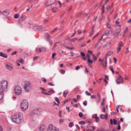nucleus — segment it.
<instances>
[{
    "mask_svg": "<svg viewBox=\"0 0 131 131\" xmlns=\"http://www.w3.org/2000/svg\"><path fill=\"white\" fill-rule=\"evenodd\" d=\"M26 18L25 16L23 15H21L19 18V20L20 21H22L25 20Z\"/></svg>",
    "mask_w": 131,
    "mask_h": 131,
    "instance_id": "obj_10",
    "label": "nucleus"
},
{
    "mask_svg": "<svg viewBox=\"0 0 131 131\" xmlns=\"http://www.w3.org/2000/svg\"><path fill=\"white\" fill-rule=\"evenodd\" d=\"M77 32L78 33V34L79 35H80L82 33V32L80 29H79L78 30Z\"/></svg>",
    "mask_w": 131,
    "mask_h": 131,
    "instance_id": "obj_39",
    "label": "nucleus"
},
{
    "mask_svg": "<svg viewBox=\"0 0 131 131\" xmlns=\"http://www.w3.org/2000/svg\"><path fill=\"white\" fill-rule=\"evenodd\" d=\"M38 49L40 50L41 52H45L46 50V48L44 47L38 48Z\"/></svg>",
    "mask_w": 131,
    "mask_h": 131,
    "instance_id": "obj_21",
    "label": "nucleus"
},
{
    "mask_svg": "<svg viewBox=\"0 0 131 131\" xmlns=\"http://www.w3.org/2000/svg\"><path fill=\"white\" fill-rule=\"evenodd\" d=\"M64 120L63 119H60L59 120V122L61 123H62L63 122Z\"/></svg>",
    "mask_w": 131,
    "mask_h": 131,
    "instance_id": "obj_55",
    "label": "nucleus"
},
{
    "mask_svg": "<svg viewBox=\"0 0 131 131\" xmlns=\"http://www.w3.org/2000/svg\"><path fill=\"white\" fill-rule=\"evenodd\" d=\"M97 16H96L95 17H94V18L93 19V21H96V19H97Z\"/></svg>",
    "mask_w": 131,
    "mask_h": 131,
    "instance_id": "obj_51",
    "label": "nucleus"
},
{
    "mask_svg": "<svg viewBox=\"0 0 131 131\" xmlns=\"http://www.w3.org/2000/svg\"><path fill=\"white\" fill-rule=\"evenodd\" d=\"M123 46V43L121 41L120 42H119V47H122Z\"/></svg>",
    "mask_w": 131,
    "mask_h": 131,
    "instance_id": "obj_27",
    "label": "nucleus"
},
{
    "mask_svg": "<svg viewBox=\"0 0 131 131\" xmlns=\"http://www.w3.org/2000/svg\"><path fill=\"white\" fill-rule=\"evenodd\" d=\"M84 37H81V38H79V39L78 40V41H79L80 40H82L83 39H84Z\"/></svg>",
    "mask_w": 131,
    "mask_h": 131,
    "instance_id": "obj_58",
    "label": "nucleus"
},
{
    "mask_svg": "<svg viewBox=\"0 0 131 131\" xmlns=\"http://www.w3.org/2000/svg\"><path fill=\"white\" fill-rule=\"evenodd\" d=\"M10 10L8 9H6L3 12V14L5 16H7L9 14Z\"/></svg>",
    "mask_w": 131,
    "mask_h": 131,
    "instance_id": "obj_11",
    "label": "nucleus"
},
{
    "mask_svg": "<svg viewBox=\"0 0 131 131\" xmlns=\"http://www.w3.org/2000/svg\"><path fill=\"white\" fill-rule=\"evenodd\" d=\"M81 55L83 57L85 56V54L83 52H81L80 53Z\"/></svg>",
    "mask_w": 131,
    "mask_h": 131,
    "instance_id": "obj_54",
    "label": "nucleus"
},
{
    "mask_svg": "<svg viewBox=\"0 0 131 131\" xmlns=\"http://www.w3.org/2000/svg\"><path fill=\"white\" fill-rule=\"evenodd\" d=\"M113 122L114 124V125H116L117 124V121L115 120V119H113Z\"/></svg>",
    "mask_w": 131,
    "mask_h": 131,
    "instance_id": "obj_42",
    "label": "nucleus"
},
{
    "mask_svg": "<svg viewBox=\"0 0 131 131\" xmlns=\"http://www.w3.org/2000/svg\"><path fill=\"white\" fill-rule=\"evenodd\" d=\"M33 29L34 30L38 31L42 29V26H35L34 27Z\"/></svg>",
    "mask_w": 131,
    "mask_h": 131,
    "instance_id": "obj_13",
    "label": "nucleus"
},
{
    "mask_svg": "<svg viewBox=\"0 0 131 131\" xmlns=\"http://www.w3.org/2000/svg\"><path fill=\"white\" fill-rule=\"evenodd\" d=\"M98 117L97 116V114H95L93 115L92 116V117L93 118H95L97 117Z\"/></svg>",
    "mask_w": 131,
    "mask_h": 131,
    "instance_id": "obj_40",
    "label": "nucleus"
},
{
    "mask_svg": "<svg viewBox=\"0 0 131 131\" xmlns=\"http://www.w3.org/2000/svg\"><path fill=\"white\" fill-rule=\"evenodd\" d=\"M80 67L79 66H78L75 68V69L76 70H78L79 69Z\"/></svg>",
    "mask_w": 131,
    "mask_h": 131,
    "instance_id": "obj_53",
    "label": "nucleus"
},
{
    "mask_svg": "<svg viewBox=\"0 0 131 131\" xmlns=\"http://www.w3.org/2000/svg\"><path fill=\"white\" fill-rule=\"evenodd\" d=\"M57 29H58V28L57 27L56 28L53 30H52L51 31V33L52 34V33L55 32V31H56V30H57Z\"/></svg>",
    "mask_w": 131,
    "mask_h": 131,
    "instance_id": "obj_30",
    "label": "nucleus"
},
{
    "mask_svg": "<svg viewBox=\"0 0 131 131\" xmlns=\"http://www.w3.org/2000/svg\"><path fill=\"white\" fill-rule=\"evenodd\" d=\"M111 42H108L105 45V46L106 47L107 46L111 44Z\"/></svg>",
    "mask_w": 131,
    "mask_h": 131,
    "instance_id": "obj_48",
    "label": "nucleus"
},
{
    "mask_svg": "<svg viewBox=\"0 0 131 131\" xmlns=\"http://www.w3.org/2000/svg\"><path fill=\"white\" fill-rule=\"evenodd\" d=\"M88 52L90 54H91L93 55V52L92 51H90V50H88Z\"/></svg>",
    "mask_w": 131,
    "mask_h": 131,
    "instance_id": "obj_61",
    "label": "nucleus"
},
{
    "mask_svg": "<svg viewBox=\"0 0 131 131\" xmlns=\"http://www.w3.org/2000/svg\"><path fill=\"white\" fill-rule=\"evenodd\" d=\"M62 111H60L59 112V113L58 114L59 115V117L60 118H61L62 117V116L61 115V113H62Z\"/></svg>",
    "mask_w": 131,
    "mask_h": 131,
    "instance_id": "obj_37",
    "label": "nucleus"
},
{
    "mask_svg": "<svg viewBox=\"0 0 131 131\" xmlns=\"http://www.w3.org/2000/svg\"><path fill=\"white\" fill-rule=\"evenodd\" d=\"M100 43V41H98V42H97L96 43L95 45V48H96L98 46Z\"/></svg>",
    "mask_w": 131,
    "mask_h": 131,
    "instance_id": "obj_33",
    "label": "nucleus"
},
{
    "mask_svg": "<svg viewBox=\"0 0 131 131\" xmlns=\"http://www.w3.org/2000/svg\"><path fill=\"white\" fill-rule=\"evenodd\" d=\"M121 49V47H118L117 48V52L118 53Z\"/></svg>",
    "mask_w": 131,
    "mask_h": 131,
    "instance_id": "obj_34",
    "label": "nucleus"
},
{
    "mask_svg": "<svg viewBox=\"0 0 131 131\" xmlns=\"http://www.w3.org/2000/svg\"><path fill=\"white\" fill-rule=\"evenodd\" d=\"M57 54L56 53H53L52 54V58L53 59L54 57L56 56V55Z\"/></svg>",
    "mask_w": 131,
    "mask_h": 131,
    "instance_id": "obj_49",
    "label": "nucleus"
},
{
    "mask_svg": "<svg viewBox=\"0 0 131 131\" xmlns=\"http://www.w3.org/2000/svg\"><path fill=\"white\" fill-rule=\"evenodd\" d=\"M85 93L88 96H90L91 95V94L87 91H86Z\"/></svg>",
    "mask_w": 131,
    "mask_h": 131,
    "instance_id": "obj_45",
    "label": "nucleus"
},
{
    "mask_svg": "<svg viewBox=\"0 0 131 131\" xmlns=\"http://www.w3.org/2000/svg\"><path fill=\"white\" fill-rule=\"evenodd\" d=\"M99 117H97L96 118H95L96 122H97L99 121Z\"/></svg>",
    "mask_w": 131,
    "mask_h": 131,
    "instance_id": "obj_60",
    "label": "nucleus"
},
{
    "mask_svg": "<svg viewBox=\"0 0 131 131\" xmlns=\"http://www.w3.org/2000/svg\"><path fill=\"white\" fill-rule=\"evenodd\" d=\"M107 27L108 29H110L111 27L110 25L108 23H107Z\"/></svg>",
    "mask_w": 131,
    "mask_h": 131,
    "instance_id": "obj_41",
    "label": "nucleus"
},
{
    "mask_svg": "<svg viewBox=\"0 0 131 131\" xmlns=\"http://www.w3.org/2000/svg\"><path fill=\"white\" fill-rule=\"evenodd\" d=\"M8 82L6 81H4L1 82V85L2 90H5L7 87Z\"/></svg>",
    "mask_w": 131,
    "mask_h": 131,
    "instance_id": "obj_7",
    "label": "nucleus"
},
{
    "mask_svg": "<svg viewBox=\"0 0 131 131\" xmlns=\"http://www.w3.org/2000/svg\"><path fill=\"white\" fill-rule=\"evenodd\" d=\"M88 61L89 63H93L92 61L90 59H88Z\"/></svg>",
    "mask_w": 131,
    "mask_h": 131,
    "instance_id": "obj_44",
    "label": "nucleus"
},
{
    "mask_svg": "<svg viewBox=\"0 0 131 131\" xmlns=\"http://www.w3.org/2000/svg\"><path fill=\"white\" fill-rule=\"evenodd\" d=\"M4 92L3 91L0 90V100L3 98Z\"/></svg>",
    "mask_w": 131,
    "mask_h": 131,
    "instance_id": "obj_16",
    "label": "nucleus"
},
{
    "mask_svg": "<svg viewBox=\"0 0 131 131\" xmlns=\"http://www.w3.org/2000/svg\"><path fill=\"white\" fill-rule=\"evenodd\" d=\"M105 65L104 64H103L102 63V64L103 65V67L104 68H106L107 66V59H105Z\"/></svg>",
    "mask_w": 131,
    "mask_h": 131,
    "instance_id": "obj_25",
    "label": "nucleus"
},
{
    "mask_svg": "<svg viewBox=\"0 0 131 131\" xmlns=\"http://www.w3.org/2000/svg\"><path fill=\"white\" fill-rule=\"evenodd\" d=\"M128 27H126V29L125 30H124L123 31V33L122 35V36L123 37H124L125 36V34L128 30Z\"/></svg>",
    "mask_w": 131,
    "mask_h": 131,
    "instance_id": "obj_19",
    "label": "nucleus"
},
{
    "mask_svg": "<svg viewBox=\"0 0 131 131\" xmlns=\"http://www.w3.org/2000/svg\"><path fill=\"white\" fill-rule=\"evenodd\" d=\"M0 56L5 58H6L7 57V55L5 53L2 52H0Z\"/></svg>",
    "mask_w": 131,
    "mask_h": 131,
    "instance_id": "obj_18",
    "label": "nucleus"
},
{
    "mask_svg": "<svg viewBox=\"0 0 131 131\" xmlns=\"http://www.w3.org/2000/svg\"><path fill=\"white\" fill-rule=\"evenodd\" d=\"M73 125L74 124L72 122H71L69 124V127L71 128L73 126Z\"/></svg>",
    "mask_w": 131,
    "mask_h": 131,
    "instance_id": "obj_31",
    "label": "nucleus"
},
{
    "mask_svg": "<svg viewBox=\"0 0 131 131\" xmlns=\"http://www.w3.org/2000/svg\"><path fill=\"white\" fill-rule=\"evenodd\" d=\"M55 100L57 102L58 104H59L60 103V102L59 99H58V98L57 97H55Z\"/></svg>",
    "mask_w": 131,
    "mask_h": 131,
    "instance_id": "obj_32",
    "label": "nucleus"
},
{
    "mask_svg": "<svg viewBox=\"0 0 131 131\" xmlns=\"http://www.w3.org/2000/svg\"><path fill=\"white\" fill-rule=\"evenodd\" d=\"M96 98V96L95 95H93L91 96V98L92 99H95Z\"/></svg>",
    "mask_w": 131,
    "mask_h": 131,
    "instance_id": "obj_47",
    "label": "nucleus"
},
{
    "mask_svg": "<svg viewBox=\"0 0 131 131\" xmlns=\"http://www.w3.org/2000/svg\"><path fill=\"white\" fill-rule=\"evenodd\" d=\"M57 43V42H56L54 43V46H53L52 49L53 50L54 49V48H55L56 47V46H57L56 43Z\"/></svg>",
    "mask_w": 131,
    "mask_h": 131,
    "instance_id": "obj_57",
    "label": "nucleus"
},
{
    "mask_svg": "<svg viewBox=\"0 0 131 131\" xmlns=\"http://www.w3.org/2000/svg\"><path fill=\"white\" fill-rule=\"evenodd\" d=\"M79 115L80 117H82L83 116L82 113L81 112H80L79 114Z\"/></svg>",
    "mask_w": 131,
    "mask_h": 131,
    "instance_id": "obj_50",
    "label": "nucleus"
},
{
    "mask_svg": "<svg viewBox=\"0 0 131 131\" xmlns=\"http://www.w3.org/2000/svg\"><path fill=\"white\" fill-rule=\"evenodd\" d=\"M77 40V38H73V39H72V40H71V41H75V40Z\"/></svg>",
    "mask_w": 131,
    "mask_h": 131,
    "instance_id": "obj_64",
    "label": "nucleus"
},
{
    "mask_svg": "<svg viewBox=\"0 0 131 131\" xmlns=\"http://www.w3.org/2000/svg\"><path fill=\"white\" fill-rule=\"evenodd\" d=\"M58 11V9L56 8H54L52 9V11L53 13H56Z\"/></svg>",
    "mask_w": 131,
    "mask_h": 131,
    "instance_id": "obj_24",
    "label": "nucleus"
},
{
    "mask_svg": "<svg viewBox=\"0 0 131 131\" xmlns=\"http://www.w3.org/2000/svg\"><path fill=\"white\" fill-rule=\"evenodd\" d=\"M38 58V57H35L33 58V60L35 61H36L37 60V58Z\"/></svg>",
    "mask_w": 131,
    "mask_h": 131,
    "instance_id": "obj_63",
    "label": "nucleus"
},
{
    "mask_svg": "<svg viewBox=\"0 0 131 131\" xmlns=\"http://www.w3.org/2000/svg\"><path fill=\"white\" fill-rule=\"evenodd\" d=\"M20 15L19 14H16L14 16V18L15 19H17L19 17Z\"/></svg>",
    "mask_w": 131,
    "mask_h": 131,
    "instance_id": "obj_26",
    "label": "nucleus"
},
{
    "mask_svg": "<svg viewBox=\"0 0 131 131\" xmlns=\"http://www.w3.org/2000/svg\"><path fill=\"white\" fill-rule=\"evenodd\" d=\"M6 69L9 70H11L13 69V67L10 65L6 64L5 66Z\"/></svg>",
    "mask_w": 131,
    "mask_h": 131,
    "instance_id": "obj_12",
    "label": "nucleus"
},
{
    "mask_svg": "<svg viewBox=\"0 0 131 131\" xmlns=\"http://www.w3.org/2000/svg\"><path fill=\"white\" fill-rule=\"evenodd\" d=\"M24 88L26 92H29L30 91V89L32 88V86L30 82L28 81H26L25 82Z\"/></svg>",
    "mask_w": 131,
    "mask_h": 131,
    "instance_id": "obj_5",
    "label": "nucleus"
},
{
    "mask_svg": "<svg viewBox=\"0 0 131 131\" xmlns=\"http://www.w3.org/2000/svg\"><path fill=\"white\" fill-rule=\"evenodd\" d=\"M18 62H20L22 63H24V60L21 59H19L17 60Z\"/></svg>",
    "mask_w": 131,
    "mask_h": 131,
    "instance_id": "obj_28",
    "label": "nucleus"
},
{
    "mask_svg": "<svg viewBox=\"0 0 131 131\" xmlns=\"http://www.w3.org/2000/svg\"><path fill=\"white\" fill-rule=\"evenodd\" d=\"M108 117V114H106L105 115H100V118L101 119H107Z\"/></svg>",
    "mask_w": 131,
    "mask_h": 131,
    "instance_id": "obj_14",
    "label": "nucleus"
},
{
    "mask_svg": "<svg viewBox=\"0 0 131 131\" xmlns=\"http://www.w3.org/2000/svg\"><path fill=\"white\" fill-rule=\"evenodd\" d=\"M110 32V31L109 30H106L104 34H103L102 35L103 36H107L109 35V33Z\"/></svg>",
    "mask_w": 131,
    "mask_h": 131,
    "instance_id": "obj_20",
    "label": "nucleus"
},
{
    "mask_svg": "<svg viewBox=\"0 0 131 131\" xmlns=\"http://www.w3.org/2000/svg\"><path fill=\"white\" fill-rule=\"evenodd\" d=\"M48 21V20L47 19H45L43 20V22L45 23V24L46 23H47Z\"/></svg>",
    "mask_w": 131,
    "mask_h": 131,
    "instance_id": "obj_56",
    "label": "nucleus"
},
{
    "mask_svg": "<svg viewBox=\"0 0 131 131\" xmlns=\"http://www.w3.org/2000/svg\"><path fill=\"white\" fill-rule=\"evenodd\" d=\"M121 31L120 29H118L116 30L115 31V35L116 36H118Z\"/></svg>",
    "mask_w": 131,
    "mask_h": 131,
    "instance_id": "obj_17",
    "label": "nucleus"
},
{
    "mask_svg": "<svg viewBox=\"0 0 131 131\" xmlns=\"http://www.w3.org/2000/svg\"><path fill=\"white\" fill-rule=\"evenodd\" d=\"M94 33V31L93 30H92L90 32V34L89 35V36L90 37Z\"/></svg>",
    "mask_w": 131,
    "mask_h": 131,
    "instance_id": "obj_36",
    "label": "nucleus"
},
{
    "mask_svg": "<svg viewBox=\"0 0 131 131\" xmlns=\"http://www.w3.org/2000/svg\"><path fill=\"white\" fill-rule=\"evenodd\" d=\"M53 90H51L49 91L48 92V93L49 94V95H50L53 92Z\"/></svg>",
    "mask_w": 131,
    "mask_h": 131,
    "instance_id": "obj_35",
    "label": "nucleus"
},
{
    "mask_svg": "<svg viewBox=\"0 0 131 131\" xmlns=\"http://www.w3.org/2000/svg\"><path fill=\"white\" fill-rule=\"evenodd\" d=\"M68 90H67L63 92V95L64 97H66V96L68 94Z\"/></svg>",
    "mask_w": 131,
    "mask_h": 131,
    "instance_id": "obj_22",
    "label": "nucleus"
},
{
    "mask_svg": "<svg viewBox=\"0 0 131 131\" xmlns=\"http://www.w3.org/2000/svg\"><path fill=\"white\" fill-rule=\"evenodd\" d=\"M105 99L104 98H103V99L101 103V105H104L105 104Z\"/></svg>",
    "mask_w": 131,
    "mask_h": 131,
    "instance_id": "obj_29",
    "label": "nucleus"
},
{
    "mask_svg": "<svg viewBox=\"0 0 131 131\" xmlns=\"http://www.w3.org/2000/svg\"><path fill=\"white\" fill-rule=\"evenodd\" d=\"M15 94L17 95H20L22 92V89L21 87L19 85H17L14 86L13 88Z\"/></svg>",
    "mask_w": 131,
    "mask_h": 131,
    "instance_id": "obj_2",
    "label": "nucleus"
},
{
    "mask_svg": "<svg viewBox=\"0 0 131 131\" xmlns=\"http://www.w3.org/2000/svg\"><path fill=\"white\" fill-rule=\"evenodd\" d=\"M47 131H59V129L52 124H50L47 129Z\"/></svg>",
    "mask_w": 131,
    "mask_h": 131,
    "instance_id": "obj_6",
    "label": "nucleus"
},
{
    "mask_svg": "<svg viewBox=\"0 0 131 131\" xmlns=\"http://www.w3.org/2000/svg\"><path fill=\"white\" fill-rule=\"evenodd\" d=\"M83 104L84 105L86 106L87 105V101H85V102L83 103Z\"/></svg>",
    "mask_w": 131,
    "mask_h": 131,
    "instance_id": "obj_62",
    "label": "nucleus"
},
{
    "mask_svg": "<svg viewBox=\"0 0 131 131\" xmlns=\"http://www.w3.org/2000/svg\"><path fill=\"white\" fill-rule=\"evenodd\" d=\"M113 53V52H111V51H109L106 53L105 56V59H107V57L108 56H110L111 55L112 53Z\"/></svg>",
    "mask_w": 131,
    "mask_h": 131,
    "instance_id": "obj_15",
    "label": "nucleus"
},
{
    "mask_svg": "<svg viewBox=\"0 0 131 131\" xmlns=\"http://www.w3.org/2000/svg\"><path fill=\"white\" fill-rule=\"evenodd\" d=\"M60 71L61 73L62 74H64L65 72V70L62 69H61Z\"/></svg>",
    "mask_w": 131,
    "mask_h": 131,
    "instance_id": "obj_46",
    "label": "nucleus"
},
{
    "mask_svg": "<svg viewBox=\"0 0 131 131\" xmlns=\"http://www.w3.org/2000/svg\"><path fill=\"white\" fill-rule=\"evenodd\" d=\"M66 48L68 49H74V47H69L68 46H66Z\"/></svg>",
    "mask_w": 131,
    "mask_h": 131,
    "instance_id": "obj_59",
    "label": "nucleus"
},
{
    "mask_svg": "<svg viewBox=\"0 0 131 131\" xmlns=\"http://www.w3.org/2000/svg\"><path fill=\"white\" fill-rule=\"evenodd\" d=\"M92 56L94 58L95 60H97V58L95 56V55L94 54H93Z\"/></svg>",
    "mask_w": 131,
    "mask_h": 131,
    "instance_id": "obj_52",
    "label": "nucleus"
},
{
    "mask_svg": "<svg viewBox=\"0 0 131 131\" xmlns=\"http://www.w3.org/2000/svg\"><path fill=\"white\" fill-rule=\"evenodd\" d=\"M110 69L112 71L113 74H114V71L113 67H110Z\"/></svg>",
    "mask_w": 131,
    "mask_h": 131,
    "instance_id": "obj_38",
    "label": "nucleus"
},
{
    "mask_svg": "<svg viewBox=\"0 0 131 131\" xmlns=\"http://www.w3.org/2000/svg\"><path fill=\"white\" fill-rule=\"evenodd\" d=\"M85 123V122L83 121H81L79 122V124L81 125L84 124Z\"/></svg>",
    "mask_w": 131,
    "mask_h": 131,
    "instance_id": "obj_43",
    "label": "nucleus"
},
{
    "mask_svg": "<svg viewBox=\"0 0 131 131\" xmlns=\"http://www.w3.org/2000/svg\"><path fill=\"white\" fill-rule=\"evenodd\" d=\"M116 83L119 84L120 83H123L124 82L123 78L121 75H119L117 79L116 80Z\"/></svg>",
    "mask_w": 131,
    "mask_h": 131,
    "instance_id": "obj_8",
    "label": "nucleus"
},
{
    "mask_svg": "<svg viewBox=\"0 0 131 131\" xmlns=\"http://www.w3.org/2000/svg\"><path fill=\"white\" fill-rule=\"evenodd\" d=\"M12 121L16 124L20 123L23 119V117L20 114L17 113L14 114L11 117Z\"/></svg>",
    "mask_w": 131,
    "mask_h": 131,
    "instance_id": "obj_1",
    "label": "nucleus"
},
{
    "mask_svg": "<svg viewBox=\"0 0 131 131\" xmlns=\"http://www.w3.org/2000/svg\"><path fill=\"white\" fill-rule=\"evenodd\" d=\"M46 36L47 37V40L48 41H49L51 38V37L48 34H46Z\"/></svg>",
    "mask_w": 131,
    "mask_h": 131,
    "instance_id": "obj_23",
    "label": "nucleus"
},
{
    "mask_svg": "<svg viewBox=\"0 0 131 131\" xmlns=\"http://www.w3.org/2000/svg\"><path fill=\"white\" fill-rule=\"evenodd\" d=\"M46 126L44 124H42L40 126L39 128V130L40 131H44L46 129Z\"/></svg>",
    "mask_w": 131,
    "mask_h": 131,
    "instance_id": "obj_9",
    "label": "nucleus"
},
{
    "mask_svg": "<svg viewBox=\"0 0 131 131\" xmlns=\"http://www.w3.org/2000/svg\"><path fill=\"white\" fill-rule=\"evenodd\" d=\"M41 113V111L40 110L35 109L30 111V115L33 117H35L36 116L40 114Z\"/></svg>",
    "mask_w": 131,
    "mask_h": 131,
    "instance_id": "obj_4",
    "label": "nucleus"
},
{
    "mask_svg": "<svg viewBox=\"0 0 131 131\" xmlns=\"http://www.w3.org/2000/svg\"><path fill=\"white\" fill-rule=\"evenodd\" d=\"M21 108L23 111L27 110L28 107V103L27 101L23 100L21 102L20 105Z\"/></svg>",
    "mask_w": 131,
    "mask_h": 131,
    "instance_id": "obj_3",
    "label": "nucleus"
}]
</instances>
